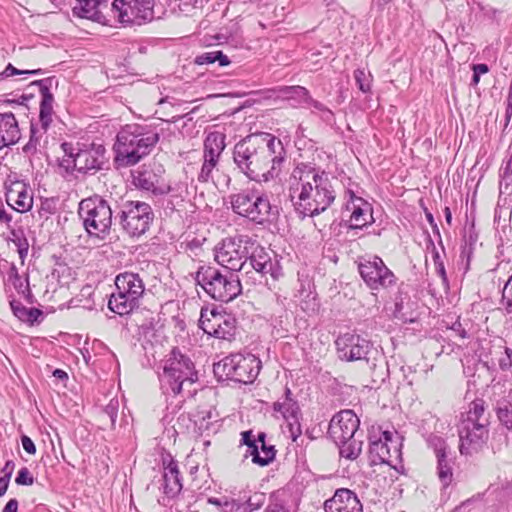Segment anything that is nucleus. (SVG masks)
I'll return each instance as SVG.
<instances>
[{"label":"nucleus","mask_w":512,"mask_h":512,"mask_svg":"<svg viewBox=\"0 0 512 512\" xmlns=\"http://www.w3.org/2000/svg\"><path fill=\"white\" fill-rule=\"evenodd\" d=\"M233 159L250 180L268 182L280 172L286 150L282 141L270 133L251 134L234 146Z\"/></svg>","instance_id":"nucleus-1"},{"label":"nucleus","mask_w":512,"mask_h":512,"mask_svg":"<svg viewBox=\"0 0 512 512\" xmlns=\"http://www.w3.org/2000/svg\"><path fill=\"white\" fill-rule=\"evenodd\" d=\"M289 197L299 215L313 217L334 202L335 191L326 173L297 166L289 178Z\"/></svg>","instance_id":"nucleus-2"},{"label":"nucleus","mask_w":512,"mask_h":512,"mask_svg":"<svg viewBox=\"0 0 512 512\" xmlns=\"http://www.w3.org/2000/svg\"><path fill=\"white\" fill-rule=\"evenodd\" d=\"M159 134L147 127L130 124L124 126L116 136L114 144L115 164L129 167L150 154L159 141Z\"/></svg>","instance_id":"nucleus-3"},{"label":"nucleus","mask_w":512,"mask_h":512,"mask_svg":"<svg viewBox=\"0 0 512 512\" xmlns=\"http://www.w3.org/2000/svg\"><path fill=\"white\" fill-rule=\"evenodd\" d=\"M484 401L477 399L469 405L458 428L459 451L462 455L478 452L488 439L489 413Z\"/></svg>","instance_id":"nucleus-4"},{"label":"nucleus","mask_w":512,"mask_h":512,"mask_svg":"<svg viewBox=\"0 0 512 512\" xmlns=\"http://www.w3.org/2000/svg\"><path fill=\"white\" fill-rule=\"evenodd\" d=\"M197 380V372L189 357L174 348L165 360L163 372L159 375L163 394L177 396L184 385H192Z\"/></svg>","instance_id":"nucleus-5"},{"label":"nucleus","mask_w":512,"mask_h":512,"mask_svg":"<svg viewBox=\"0 0 512 512\" xmlns=\"http://www.w3.org/2000/svg\"><path fill=\"white\" fill-rule=\"evenodd\" d=\"M196 282L213 299L229 302L241 293L240 278L230 270L202 266L196 272Z\"/></svg>","instance_id":"nucleus-6"},{"label":"nucleus","mask_w":512,"mask_h":512,"mask_svg":"<svg viewBox=\"0 0 512 512\" xmlns=\"http://www.w3.org/2000/svg\"><path fill=\"white\" fill-rule=\"evenodd\" d=\"M61 149L64 153L60 163L66 170L75 169L83 174H95L103 169L106 164V149L102 144H82L73 145L69 142H63Z\"/></svg>","instance_id":"nucleus-7"},{"label":"nucleus","mask_w":512,"mask_h":512,"mask_svg":"<svg viewBox=\"0 0 512 512\" xmlns=\"http://www.w3.org/2000/svg\"><path fill=\"white\" fill-rule=\"evenodd\" d=\"M116 292L108 301V308L120 315H128L139 306V301L144 294L143 279L138 273L123 272L115 278Z\"/></svg>","instance_id":"nucleus-8"},{"label":"nucleus","mask_w":512,"mask_h":512,"mask_svg":"<svg viewBox=\"0 0 512 512\" xmlns=\"http://www.w3.org/2000/svg\"><path fill=\"white\" fill-rule=\"evenodd\" d=\"M229 198L236 214L257 224L268 222L277 214L276 207L270 204L268 197L255 189L242 190Z\"/></svg>","instance_id":"nucleus-9"},{"label":"nucleus","mask_w":512,"mask_h":512,"mask_svg":"<svg viewBox=\"0 0 512 512\" xmlns=\"http://www.w3.org/2000/svg\"><path fill=\"white\" fill-rule=\"evenodd\" d=\"M254 240L247 235L229 237L222 240L215 248V260L225 269L240 272L242 275L251 273L247 270L249 248H253Z\"/></svg>","instance_id":"nucleus-10"},{"label":"nucleus","mask_w":512,"mask_h":512,"mask_svg":"<svg viewBox=\"0 0 512 512\" xmlns=\"http://www.w3.org/2000/svg\"><path fill=\"white\" fill-rule=\"evenodd\" d=\"M261 369V361L252 354H232L214 364L213 372L219 380L252 383Z\"/></svg>","instance_id":"nucleus-11"},{"label":"nucleus","mask_w":512,"mask_h":512,"mask_svg":"<svg viewBox=\"0 0 512 512\" xmlns=\"http://www.w3.org/2000/svg\"><path fill=\"white\" fill-rule=\"evenodd\" d=\"M79 216L90 236L105 239L112 224V209L99 196L84 199L79 204Z\"/></svg>","instance_id":"nucleus-12"},{"label":"nucleus","mask_w":512,"mask_h":512,"mask_svg":"<svg viewBox=\"0 0 512 512\" xmlns=\"http://www.w3.org/2000/svg\"><path fill=\"white\" fill-rule=\"evenodd\" d=\"M154 213L151 206L141 201H126L115 217L119 220L122 229L131 237H140L145 234L152 221Z\"/></svg>","instance_id":"nucleus-13"},{"label":"nucleus","mask_w":512,"mask_h":512,"mask_svg":"<svg viewBox=\"0 0 512 512\" xmlns=\"http://www.w3.org/2000/svg\"><path fill=\"white\" fill-rule=\"evenodd\" d=\"M154 0H114L113 18L125 25H142L154 18Z\"/></svg>","instance_id":"nucleus-14"},{"label":"nucleus","mask_w":512,"mask_h":512,"mask_svg":"<svg viewBox=\"0 0 512 512\" xmlns=\"http://www.w3.org/2000/svg\"><path fill=\"white\" fill-rule=\"evenodd\" d=\"M358 270L366 285L372 290L388 288L396 280L393 272L387 268L378 256L360 261Z\"/></svg>","instance_id":"nucleus-15"},{"label":"nucleus","mask_w":512,"mask_h":512,"mask_svg":"<svg viewBox=\"0 0 512 512\" xmlns=\"http://www.w3.org/2000/svg\"><path fill=\"white\" fill-rule=\"evenodd\" d=\"M225 135L221 132H210L204 140L203 164L198 175L200 182L206 183L213 179L219 158L225 149Z\"/></svg>","instance_id":"nucleus-16"},{"label":"nucleus","mask_w":512,"mask_h":512,"mask_svg":"<svg viewBox=\"0 0 512 512\" xmlns=\"http://www.w3.org/2000/svg\"><path fill=\"white\" fill-rule=\"evenodd\" d=\"M234 319L215 309H201L199 327L208 335L218 339L228 340L234 336Z\"/></svg>","instance_id":"nucleus-17"},{"label":"nucleus","mask_w":512,"mask_h":512,"mask_svg":"<svg viewBox=\"0 0 512 512\" xmlns=\"http://www.w3.org/2000/svg\"><path fill=\"white\" fill-rule=\"evenodd\" d=\"M335 345L338 357L348 362L368 360L367 356L372 350V343L369 340L354 333L339 335Z\"/></svg>","instance_id":"nucleus-18"},{"label":"nucleus","mask_w":512,"mask_h":512,"mask_svg":"<svg viewBox=\"0 0 512 512\" xmlns=\"http://www.w3.org/2000/svg\"><path fill=\"white\" fill-rule=\"evenodd\" d=\"M72 8L73 14L80 18L92 20L94 22L110 25L113 18L114 0H75Z\"/></svg>","instance_id":"nucleus-19"},{"label":"nucleus","mask_w":512,"mask_h":512,"mask_svg":"<svg viewBox=\"0 0 512 512\" xmlns=\"http://www.w3.org/2000/svg\"><path fill=\"white\" fill-rule=\"evenodd\" d=\"M360 420L352 410H342L329 423L328 434L335 443L350 440L356 436Z\"/></svg>","instance_id":"nucleus-20"},{"label":"nucleus","mask_w":512,"mask_h":512,"mask_svg":"<svg viewBox=\"0 0 512 512\" xmlns=\"http://www.w3.org/2000/svg\"><path fill=\"white\" fill-rule=\"evenodd\" d=\"M392 438V432L384 431L378 439H371L369 446L371 464H390L393 455L397 456L399 449L397 443Z\"/></svg>","instance_id":"nucleus-21"},{"label":"nucleus","mask_w":512,"mask_h":512,"mask_svg":"<svg viewBox=\"0 0 512 512\" xmlns=\"http://www.w3.org/2000/svg\"><path fill=\"white\" fill-rule=\"evenodd\" d=\"M326 512H363V506L357 495L346 488L336 490L333 497L324 503Z\"/></svg>","instance_id":"nucleus-22"},{"label":"nucleus","mask_w":512,"mask_h":512,"mask_svg":"<svg viewBox=\"0 0 512 512\" xmlns=\"http://www.w3.org/2000/svg\"><path fill=\"white\" fill-rule=\"evenodd\" d=\"M133 183L136 187L152 192L154 195H163L170 191V187L164 182L160 174L153 169H139L133 173Z\"/></svg>","instance_id":"nucleus-23"},{"label":"nucleus","mask_w":512,"mask_h":512,"mask_svg":"<svg viewBox=\"0 0 512 512\" xmlns=\"http://www.w3.org/2000/svg\"><path fill=\"white\" fill-rule=\"evenodd\" d=\"M349 194L352 207L347 204V209L352 210V212L348 227L352 230L363 229L374 222L371 205L363 198L355 196L352 191H349Z\"/></svg>","instance_id":"nucleus-24"},{"label":"nucleus","mask_w":512,"mask_h":512,"mask_svg":"<svg viewBox=\"0 0 512 512\" xmlns=\"http://www.w3.org/2000/svg\"><path fill=\"white\" fill-rule=\"evenodd\" d=\"M162 481L163 492L169 498H174L181 492L183 484L178 462L171 456L163 459Z\"/></svg>","instance_id":"nucleus-25"},{"label":"nucleus","mask_w":512,"mask_h":512,"mask_svg":"<svg viewBox=\"0 0 512 512\" xmlns=\"http://www.w3.org/2000/svg\"><path fill=\"white\" fill-rule=\"evenodd\" d=\"M249 263H247V270L254 271L255 274L260 277L265 276L266 274H271L273 278H276L274 273V264L268 252L258 245L254 240L253 248H249L248 259Z\"/></svg>","instance_id":"nucleus-26"},{"label":"nucleus","mask_w":512,"mask_h":512,"mask_svg":"<svg viewBox=\"0 0 512 512\" xmlns=\"http://www.w3.org/2000/svg\"><path fill=\"white\" fill-rule=\"evenodd\" d=\"M6 201L20 213L29 211L33 206V196L22 181H15L7 187Z\"/></svg>","instance_id":"nucleus-27"},{"label":"nucleus","mask_w":512,"mask_h":512,"mask_svg":"<svg viewBox=\"0 0 512 512\" xmlns=\"http://www.w3.org/2000/svg\"><path fill=\"white\" fill-rule=\"evenodd\" d=\"M50 84H51L50 78L36 80L31 83V85L39 86V90H40V94H41L39 120H40L41 126L44 130H46L49 127V125L52 121L54 98L49 89Z\"/></svg>","instance_id":"nucleus-28"},{"label":"nucleus","mask_w":512,"mask_h":512,"mask_svg":"<svg viewBox=\"0 0 512 512\" xmlns=\"http://www.w3.org/2000/svg\"><path fill=\"white\" fill-rule=\"evenodd\" d=\"M19 138L20 130L14 114L0 113V149L15 144Z\"/></svg>","instance_id":"nucleus-29"},{"label":"nucleus","mask_w":512,"mask_h":512,"mask_svg":"<svg viewBox=\"0 0 512 512\" xmlns=\"http://www.w3.org/2000/svg\"><path fill=\"white\" fill-rule=\"evenodd\" d=\"M273 409L275 412L280 413L286 421L295 420L300 414L299 405L292 398V392L288 387L285 388L283 399L273 404Z\"/></svg>","instance_id":"nucleus-30"},{"label":"nucleus","mask_w":512,"mask_h":512,"mask_svg":"<svg viewBox=\"0 0 512 512\" xmlns=\"http://www.w3.org/2000/svg\"><path fill=\"white\" fill-rule=\"evenodd\" d=\"M497 417L502 425L512 430V389L497 402Z\"/></svg>","instance_id":"nucleus-31"},{"label":"nucleus","mask_w":512,"mask_h":512,"mask_svg":"<svg viewBox=\"0 0 512 512\" xmlns=\"http://www.w3.org/2000/svg\"><path fill=\"white\" fill-rule=\"evenodd\" d=\"M283 97L288 101H293L292 106L306 105L311 100L309 91L302 86H288L282 90Z\"/></svg>","instance_id":"nucleus-32"},{"label":"nucleus","mask_w":512,"mask_h":512,"mask_svg":"<svg viewBox=\"0 0 512 512\" xmlns=\"http://www.w3.org/2000/svg\"><path fill=\"white\" fill-rule=\"evenodd\" d=\"M252 462L258 464L259 466H266L270 462H272L275 458V449L274 446H267L266 444L260 445V449L258 444L253 450H251Z\"/></svg>","instance_id":"nucleus-33"},{"label":"nucleus","mask_w":512,"mask_h":512,"mask_svg":"<svg viewBox=\"0 0 512 512\" xmlns=\"http://www.w3.org/2000/svg\"><path fill=\"white\" fill-rule=\"evenodd\" d=\"M340 450V455L347 459H356L362 450V441L358 440L356 436H354L350 440H345L344 442L335 443Z\"/></svg>","instance_id":"nucleus-34"},{"label":"nucleus","mask_w":512,"mask_h":512,"mask_svg":"<svg viewBox=\"0 0 512 512\" xmlns=\"http://www.w3.org/2000/svg\"><path fill=\"white\" fill-rule=\"evenodd\" d=\"M8 240L16 246L19 257L23 262L29 250V243L24 231L22 229H11Z\"/></svg>","instance_id":"nucleus-35"},{"label":"nucleus","mask_w":512,"mask_h":512,"mask_svg":"<svg viewBox=\"0 0 512 512\" xmlns=\"http://www.w3.org/2000/svg\"><path fill=\"white\" fill-rule=\"evenodd\" d=\"M8 281L13 285V287L17 290L19 294H22L24 297H28L31 295L28 279L23 278L18 274L15 265H11L9 269Z\"/></svg>","instance_id":"nucleus-36"},{"label":"nucleus","mask_w":512,"mask_h":512,"mask_svg":"<svg viewBox=\"0 0 512 512\" xmlns=\"http://www.w3.org/2000/svg\"><path fill=\"white\" fill-rule=\"evenodd\" d=\"M437 475L443 487H447L453 480L452 460L447 456L437 460Z\"/></svg>","instance_id":"nucleus-37"},{"label":"nucleus","mask_w":512,"mask_h":512,"mask_svg":"<svg viewBox=\"0 0 512 512\" xmlns=\"http://www.w3.org/2000/svg\"><path fill=\"white\" fill-rule=\"evenodd\" d=\"M218 62L219 66H227L230 64L229 58L220 50L205 52L195 58L198 65L212 64Z\"/></svg>","instance_id":"nucleus-38"},{"label":"nucleus","mask_w":512,"mask_h":512,"mask_svg":"<svg viewBox=\"0 0 512 512\" xmlns=\"http://www.w3.org/2000/svg\"><path fill=\"white\" fill-rule=\"evenodd\" d=\"M428 446L433 450L437 460L448 456L449 448L443 438L431 435L428 438Z\"/></svg>","instance_id":"nucleus-39"},{"label":"nucleus","mask_w":512,"mask_h":512,"mask_svg":"<svg viewBox=\"0 0 512 512\" xmlns=\"http://www.w3.org/2000/svg\"><path fill=\"white\" fill-rule=\"evenodd\" d=\"M354 78L358 88L363 93L370 91L372 76L369 72H365L364 69H357L354 71Z\"/></svg>","instance_id":"nucleus-40"},{"label":"nucleus","mask_w":512,"mask_h":512,"mask_svg":"<svg viewBox=\"0 0 512 512\" xmlns=\"http://www.w3.org/2000/svg\"><path fill=\"white\" fill-rule=\"evenodd\" d=\"M501 303L507 314H512V275L505 282L502 289Z\"/></svg>","instance_id":"nucleus-41"},{"label":"nucleus","mask_w":512,"mask_h":512,"mask_svg":"<svg viewBox=\"0 0 512 512\" xmlns=\"http://www.w3.org/2000/svg\"><path fill=\"white\" fill-rule=\"evenodd\" d=\"M433 261H434L435 271H436L437 275L441 278L442 285H443L444 289L448 290L449 289L448 277L446 274L444 263H443L438 251H434Z\"/></svg>","instance_id":"nucleus-42"},{"label":"nucleus","mask_w":512,"mask_h":512,"mask_svg":"<svg viewBox=\"0 0 512 512\" xmlns=\"http://www.w3.org/2000/svg\"><path fill=\"white\" fill-rule=\"evenodd\" d=\"M38 131L34 127V125H31V135L28 143L23 147V151L26 154H34L37 151L38 146L40 145V139L41 135L37 134Z\"/></svg>","instance_id":"nucleus-43"},{"label":"nucleus","mask_w":512,"mask_h":512,"mask_svg":"<svg viewBox=\"0 0 512 512\" xmlns=\"http://www.w3.org/2000/svg\"><path fill=\"white\" fill-rule=\"evenodd\" d=\"M118 409H119V401L116 398H113L109 401V403L106 405L103 414L104 416H107L111 422V426L113 427L116 423V419L118 416Z\"/></svg>","instance_id":"nucleus-44"},{"label":"nucleus","mask_w":512,"mask_h":512,"mask_svg":"<svg viewBox=\"0 0 512 512\" xmlns=\"http://www.w3.org/2000/svg\"><path fill=\"white\" fill-rule=\"evenodd\" d=\"M247 505L236 499L225 500L222 512H248Z\"/></svg>","instance_id":"nucleus-45"},{"label":"nucleus","mask_w":512,"mask_h":512,"mask_svg":"<svg viewBox=\"0 0 512 512\" xmlns=\"http://www.w3.org/2000/svg\"><path fill=\"white\" fill-rule=\"evenodd\" d=\"M265 501V495L263 493H255L252 495L247 501L242 502L247 505L248 512H252L256 509H259Z\"/></svg>","instance_id":"nucleus-46"},{"label":"nucleus","mask_w":512,"mask_h":512,"mask_svg":"<svg viewBox=\"0 0 512 512\" xmlns=\"http://www.w3.org/2000/svg\"><path fill=\"white\" fill-rule=\"evenodd\" d=\"M16 484L18 485H27L30 486L34 483V478L31 475L29 469L27 467H22L16 476L15 479Z\"/></svg>","instance_id":"nucleus-47"},{"label":"nucleus","mask_w":512,"mask_h":512,"mask_svg":"<svg viewBox=\"0 0 512 512\" xmlns=\"http://www.w3.org/2000/svg\"><path fill=\"white\" fill-rule=\"evenodd\" d=\"M183 202L184 200L182 197L171 194L166 199H164V209L173 212L177 210L178 207L182 206Z\"/></svg>","instance_id":"nucleus-48"},{"label":"nucleus","mask_w":512,"mask_h":512,"mask_svg":"<svg viewBox=\"0 0 512 512\" xmlns=\"http://www.w3.org/2000/svg\"><path fill=\"white\" fill-rule=\"evenodd\" d=\"M11 309L13 311V314L21 321H24V319L27 316L28 309L25 307L21 302L12 300L10 302Z\"/></svg>","instance_id":"nucleus-49"},{"label":"nucleus","mask_w":512,"mask_h":512,"mask_svg":"<svg viewBox=\"0 0 512 512\" xmlns=\"http://www.w3.org/2000/svg\"><path fill=\"white\" fill-rule=\"evenodd\" d=\"M288 422V428L293 441H295L298 436L301 435V426L299 423V417L295 418V420H290Z\"/></svg>","instance_id":"nucleus-50"},{"label":"nucleus","mask_w":512,"mask_h":512,"mask_svg":"<svg viewBox=\"0 0 512 512\" xmlns=\"http://www.w3.org/2000/svg\"><path fill=\"white\" fill-rule=\"evenodd\" d=\"M242 443L247 445V453L251 454V450L256 447V438L253 436L252 431H245L242 433Z\"/></svg>","instance_id":"nucleus-51"},{"label":"nucleus","mask_w":512,"mask_h":512,"mask_svg":"<svg viewBox=\"0 0 512 512\" xmlns=\"http://www.w3.org/2000/svg\"><path fill=\"white\" fill-rule=\"evenodd\" d=\"M21 444H22L23 449L28 454L34 455L36 453V446L29 436L22 435L21 436Z\"/></svg>","instance_id":"nucleus-52"},{"label":"nucleus","mask_w":512,"mask_h":512,"mask_svg":"<svg viewBox=\"0 0 512 512\" xmlns=\"http://www.w3.org/2000/svg\"><path fill=\"white\" fill-rule=\"evenodd\" d=\"M42 315V311L37 308H29L24 322L34 323L38 317Z\"/></svg>","instance_id":"nucleus-53"},{"label":"nucleus","mask_w":512,"mask_h":512,"mask_svg":"<svg viewBox=\"0 0 512 512\" xmlns=\"http://www.w3.org/2000/svg\"><path fill=\"white\" fill-rule=\"evenodd\" d=\"M505 116H506V121L509 122V120L512 116V78H511V82H510V86H509Z\"/></svg>","instance_id":"nucleus-54"},{"label":"nucleus","mask_w":512,"mask_h":512,"mask_svg":"<svg viewBox=\"0 0 512 512\" xmlns=\"http://www.w3.org/2000/svg\"><path fill=\"white\" fill-rule=\"evenodd\" d=\"M451 329L453 332L456 333L457 336H459L462 339H465L468 337L467 331L465 330V328L462 326V324L460 322H455L452 325Z\"/></svg>","instance_id":"nucleus-55"},{"label":"nucleus","mask_w":512,"mask_h":512,"mask_svg":"<svg viewBox=\"0 0 512 512\" xmlns=\"http://www.w3.org/2000/svg\"><path fill=\"white\" fill-rule=\"evenodd\" d=\"M15 468V463L12 460L6 461L4 467L2 468V473L4 477L11 478L12 473Z\"/></svg>","instance_id":"nucleus-56"},{"label":"nucleus","mask_w":512,"mask_h":512,"mask_svg":"<svg viewBox=\"0 0 512 512\" xmlns=\"http://www.w3.org/2000/svg\"><path fill=\"white\" fill-rule=\"evenodd\" d=\"M320 117L322 118L323 121H325L328 124L334 121V114L327 107H325V109L320 113Z\"/></svg>","instance_id":"nucleus-57"},{"label":"nucleus","mask_w":512,"mask_h":512,"mask_svg":"<svg viewBox=\"0 0 512 512\" xmlns=\"http://www.w3.org/2000/svg\"><path fill=\"white\" fill-rule=\"evenodd\" d=\"M18 501L16 499H10L5 505L2 512H17Z\"/></svg>","instance_id":"nucleus-58"},{"label":"nucleus","mask_w":512,"mask_h":512,"mask_svg":"<svg viewBox=\"0 0 512 512\" xmlns=\"http://www.w3.org/2000/svg\"><path fill=\"white\" fill-rule=\"evenodd\" d=\"M505 354L508 355V363L502 364V370L507 371L512 368V349L509 347H505Z\"/></svg>","instance_id":"nucleus-59"},{"label":"nucleus","mask_w":512,"mask_h":512,"mask_svg":"<svg viewBox=\"0 0 512 512\" xmlns=\"http://www.w3.org/2000/svg\"><path fill=\"white\" fill-rule=\"evenodd\" d=\"M5 70H6V74L8 75V77L13 76V75H24V72H25V70H19V69L15 68L10 63L6 66Z\"/></svg>","instance_id":"nucleus-60"},{"label":"nucleus","mask_w":512,"mask_h":512,"mask_svg":"<svg viewBox=\"0 0 512 512\" xmlns=\"http://www.w3.org/2000/svg\"><path fill=\"white\" fill-rule=\"evenodd\" d=\"M306 105L313 107L319 113H321L326 107L323 103L314 100L312 97L311 100L306 103Z\"/></svg>","instance_id":"nucleus-61"},{"label":"nucleus","mask_w":512,"mask_h":512,"mask_svg":"<svg viewBox=\"0 0 512 512\" xmlns=\"http://www.w3.org/2000/svg\"><path fill=\"white\" fill-rule=\"evenodd\" d=\"M10 478L7 477H0V496L5 495L8 486H9Z\"/></svg>","instance_id":"nucleus-62"},{"label":"nucleus","mask_w":512,"mask_h":512,"mask_svg":"<svg viewBox=\"0 0 512 512\" xmlns=\"http://www.w3.org/2000/svg\"><path fill=\"white\" fill-rule=\"evenodd\" d=\"M265 512H289L288 510H286L282 505L278 504V503H274V504H270Z\"/></svg>","instance_id":"nucleus-63"},{"label":"nucleus","mask_w":512,"mask_h":512,"mask_svg":"<svg viewBox=\"0 0 512 512\" xmlns=\"http://www.w3.org/2000/svg\"><path fill=\"white\" fill-rule=\"evenodd\" d=\"M472 69H473V72H475V74H478V75L486 74L489 71V68L486 64H475V65H473Z\"/></svg>","instance_id":"nucleus-64"}]
</instances>
